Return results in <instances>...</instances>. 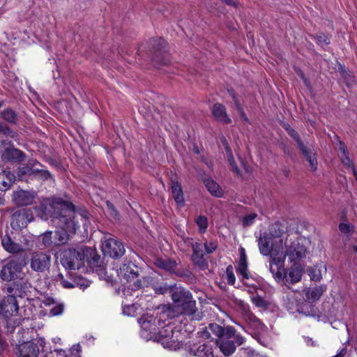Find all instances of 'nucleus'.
<instances>
[{"instance_id":"obj_11","label":"nucleus","mask_w":357,"mask_h":357,"mask_svg":"<svg viewBox=\"0 0 357 357\" xmlns=\"http://www.w3.org/2000/svg\"><path fill=\"white\" fill-rule=\"evenodd\" d=\"M15 353L17 357H38L39 348L37 344L28 341L17 345Z\"/></svg>"},{"instance_id":"obj_64","label":"nucleus","mask_w":357,"mask_h":357,"mask_svg":"<svg viewBox=\"0 0 357 357\" xmlns=\"http://www.w3.org/2000/svg\"><path fill=\"white\" fill-rule=\"evenodd\" d=\"M269 266H270V268H269L270 271L273 274V275L275 278V279L278 280V276L276 275V273H277L276 272V267L273 264H272L271 263H269Z\"/></svg>"},{"instance_id":"obj_6","label":"nucleus","mask_w":357,"mask_h":357,"mask_svg":"<svg viewBox=\"0 0 357 357\" xmlns=\"http://www.w3.org/2000/svg\"><path fill=\"white\" fill-rule=\"evenodd\" d=\"M84 261L96 271L101 278L107 276L106 265L102 259L98 255L96 249L84 246Z\"/></svg>"},{"instance_id":"obj_49","label":"nucleus","mask_w":357,"mask_h":357,"mask_svg":"<svg viewBox=\"0 0 357 357\" xmlns=\"http://www.w3.org/2000/svg\"><path fill=\"white\" fill-rule=\"evenodd\" d=\"M226 273L227 283L231 285L234 284L235 283L236 278L233 272V268L231 265L227 267Z\"/></svg>"},{"instance_id":"obj_23","label":"nucleus","mask_w":357,"mask_h":357,"mask_svg":"<svg viewBox=\"0 0 357 357\" xmlns=\"http://www.w3.org/2000/svg\"><path fill=\"white\" fill-rule=\"evenodd\" d=\"M298 149L301 151L303 157L309 162L310 169L312 172L316 171L318 165L316 153L313 152L311 149L307 147L305 144L301 145L298 147Z\"/></svg>"},{"instance_id":"obj_4","label":"nucleus","mask_w":357,"mask_h":357,"mask_svg":"<svg viewBox=\"0 0 357 357\" xmlns=\"http://www.w3.org/2000/svg\"><path fill=\"white\" fill-rule=\"evenodd\" d=\"M166 42L162 38L151 40L149 56L154 65H165L169 61V54L165 49Z\"/></svg>"},{"instance_id":"obj_15","label":"nucleus","mask_w":357,"mask_h":357,"mask_svg":"<svg viewBox=\"0 0 357 357\" xmlns=\"http://www.w3.org/2000/svg\"><path fill=\"white\" fill-rule=\"evenodd\" d=\"M169 291L176 307L188 299H190L191 296H192V294L188 290L184 287H177L176 285L169 287Z\"/></svg>"},{"instance_id":"obj_39","label":"nucleus","mask_w":357,"mask_h":357,"mask_svg":"<svg viewBox=\"0 0 357 357\" xmlns=\"http://www.w3.org/2000/svg\"><path fill=\"white\" fill-rule=\"evenodd\" d=\"M0 133L13 139H15L17 137V133L15 131L13 130L8 125L1 121Z\"/></svg>"},{"instance_id":"obj_2","label":"nucleus","mask_w":357,"mask_h":357,"mask_svg":"<svg viewBox=\"0 0 357 357\" xmlns=\"http://www.w3.org/2000/svg\"><path fill=\"white\" fill-rule=\"evenodd\" d=\"M119 276L130 282V288L133 291L144 289L152 284L153 278L150 276H140V268L132 261L124 263L119 270Z\"/></svg>"},{"instance_id":"obj_37","label":"nucleus","mask_w":357,"mask_h":357,"mask_svg":"<svg viewBox=\"0 0 357 357\" xmlns=\"http://www.w3.org/2000/svg\"><path fill=\"white\" fill-rule=\"evenodd\" d=\"M69 235L67 232V231L61 228V229H59L56 231L55 232V238L56 241V243L58 245H63L67 243V242L69 240Z\"/></svg>"},{"instance_id":"obj_3","label":"nucleus","mask_w":357,"mask_h":357,"mask_svg":"<svg viewBox=\"0 0 357 357\" xmlns=\"http://www.w3.org/2000/svg\"><path fill=\"white\" fill-rule=\"evenodd\" d=\"M60 261L66 269H79L84 261V246L65 249L61 253Z\"/></svg>"},{"instance_id":"obj_42","label":"nucleus","mask_w":357,"mask_h":357,"mask_svg":"<svg viewBox=\"0 0 357 357\" xmlns=\"http://www.w3.org/2000/svg\"><path fill=\"white\" fill-rule=\"evenodd\" d=\"M252 301L257 307L262 309H267L269 305L268 302L258 295L252 297Z\"/></svg>"},{"instance_id":"obj_59","label":"nucleus","mask_w":357,"mask_h":357,"mask_svg":"<svg viewBox=\"0 0 357 357\" xmlns=\"http://www.w3.org/2000/svg\"><path fill=\"white\" fill-rule=\"evenodd\" d=\"M338 148L340 151L342 152V155L349 154V151L347 150L346 144L340 140H339L338 142Z\"/></svg>"},{"instance_id":"obj_48","label":"nucleus","mask_w":357,"mask_h":357,"mask_svg":"<svg viewBox=\"0 0 357 357\" xmlns=\"http://www.w3.org/2000/svg\"><path fill=\"white\" fill-rule=\"evenodd\" d=\"M195 222L202 231H204L208 227V220L206 217L199 215L196 218Z\"/></svg>"},{"instance_id":"obj_17","label":"nucleus","mask_w":357,"mask_h":357,"mask_svg":"<svg viewBox=\"0 0 357 357\" xmlns=\"http://www.w3.org/2000/svg\"><path fill=\"white\" fill-rule=\"evenodd\" d=\"M192 255L191 260L195 266H199L201 269H206L208 267V261L204 257L202 250V245L199 243L192 244Z\"/></svg>"},{"instance_id":"obj_32","label":"nucleus","mask_w":357,"mask_h":357,"mask_svg":"<svg viewBox=\"0 0 357 357\" xmlns=\"http://www.w3.org/2000/svg\"><path fill=\"white\" fill-rule=\"evenodd\" d=\"M172 194L176 203L181 206L184 205L185 199L181 185L177 181L172 182Z\"/></svg>"},{"instance_id":"obj_16","label":"nucleus","mask_w":357,"mask_h":357,"mask_svg":"<svg viewBox=\"0 0 357 357\" xmlns=\"http://www.w3.org/2000/svg\"><path fill=\"white\" fill-rule=\"evenodd\" d=\"M33 220V215L30 210L22 208L15 212L12 216V224L17 227H25Z\"/></svg>"},{"instance_id":"obj_34","label":"nucleus","mask_w":357,"mask_h":357,"mask_svg":"<svg viewBox=\"0 0 357 357\" xmlns=\"http://www.w3.org/2000/svg\"><path fill=\"white\" fill-rule=\"evenodd\" d=\"M0 116L5 121L11 125H16L18 121V114L13 109L8 107L2 110L0 113Z\"/></svg>"},{"instance_id":"obj_30","label":"nucleus","mask_w":357,"mask_h":357,"mask_svg":"<svg viewBox=\"0 0 357 357\" xmlns=\"http://www.w3.org/2000/svg\"><path fill=\"white\" fill-rule=\"evenodd\" d=\"M224 333L220 340H230L234 338L238 346L241 345L244 342V338L240 334H236V330L232 326H227L224 328Z\"/></svg>"},{"instance_id":"obj_19","label":"nucleus","mask_w":357,"mask_h":357,"mask_svg":"<svg viewBox=\"0 0 357 357\" xmlns=\"http://www.w3.org/2000/svg\"><path fill=\"white\" fill-rule=\"evenodd\" d=\"M158 310L157 313L159 315L158 319V326H161V324H163L167 319H174L180 315L178 312V310L176 309V305H163L158 307Z\"/></svg>"},{"instance_id":"obj_24","label":"nucleus","mask_w":357,"mask_h":357,"mask_svg":"<svg viewBox=\"0 0 357 357\" xmlns=\"http://www.w3.org/2000/svg\"><path fill=\"white\" fill-rule=\"evenodd\" d=\"M16 176L10 171L3 170L0 172V190L6 191L15 181Z\"/></svg>"},{"instance_id":"obj_7","label":"nucleus","mask_w":357,"mask_h":357,"mask_svg":"<svg viewBox=\"0 0 357 357\" xmlns=\"http://www.w3.org/2000/svg\"><path fill=\"white\" fill-rule=\"evenodd\" d=\"M286 242L283 239L280 240V245H275L273 251L269 254L270 260L271 263L276 267V275L278 280H282L284 278L285 269L284 268V262L286 258V252H284L283 246L286 245Z\"/></svg>"},{"instance_id":"obj_18","label":"nucleus","mask_w":357,"mask_h":357,"mask_svg":"<svg viewBox=\"0 0 357 357\" xmlns=\"http://www.w3.org/2000/svg\"><path fill=\"white\" fill-rule=\"evenodd\" d=\"M36 192L33 191L18 190L13 192V200L19 206L31 205L35 199Z\"/></svg>"},{"instance_id":"obj_53","label":"nucleus","mask_w":357,"mask_h":357,"mask_svg":"<svg viewBox=\"0 0 357 357\" xmlns=\"http://www.w3.org/2000/svg\"><path fill=\"white\" fill-rule=\"evenodd\" d=\"M106 204L110 215L115 218H118L119 213L117 210L115 208L114 206L109 201H107L106 202Z\"/></svg>"},{"instance_id":"obj_46","label":"nucleus","mask_w":357,"mask_h":357,"mask_svg":"<svg viewBox=\"0 0 357 357\" xmlns=\"http://www.w3.org/2000/svg\"><path fill=\"white\" fill-rule=\"evenodd\" d=\"M52 232L51 231H47L43 234L42 237V243L44 245L45 248H50L52 245Z\"/></svg>"},{"instance_id":"obj_45","label":"nucleus","mask_w":357,"mask_h":357,"mask_svg":"<svg viewBox=\"0 0 357 357\" xmlns=\"http://www.w3.org/2000/svg\"><path fill=\"white\" fill-rule=\"evenodd\" d=\"M208 328L212 331L213 333L216 335L218 337L221 339V337L224 333V327L214 323L210 324L208 326Z\"/></svg>"},{"instance_id":"obj_1","label":"nucleus","mask_w":357,"mask_h":357,"mask_svg":"<svg viewBox=\"0 0 357 357\" xmlns=\"http://www.w3.org/2000/svg\"><path fill=\"white\" fill-rule=\"evenodd\" d=\"M48 213L53 218L59 219L65 225H67L75 213L82 217L88 218V213L84 210H76L75 206L70 201L61 197H53L49 206Z\"/></svg>"},{"instance_id":"obj_13","label":"nucleus","mask_w":357,"mask_h":357,"mask_svg":"<svg viewBox=\"0 0 357 357\" xmlns=\"http://www.w3.org/2000/svg\"><path fill=\"white\" fill-rule=\"evenodd\" d=\"M26 156L22 151L14 146H8L2 153L1 160L5 162L20 163L25 160Z\"/></svg>"},{"instance_id":"obj_62","label":"nucleus","mask_w":357,"mask_h":357,"mask_svg":"<svg viewBox=\"0 0 357 357\" xmlns=\"http://www.w3.org/2000/svg\"><path fill=\"white\" fill-rule=\"evenodd\" d=\"M309 271H310V277H311L312 280L317 281V280H319L321 279V277L320 273L317 274L315 273L316 272L315 271H312L311 269H309Z\"/></svg>"},{"instance_id":"obj_5","label":"nucleus","mask_w":357,"mask_h":357,"mask_svg":"<svg viewBox=\"0 0 357 357\" xmlns=\"http://www.w3.org/2000/svg\"><path fill=\"white\" fill-rule=\"evenodd\" d=\"M102 251L104 255L119 259L124 255L125 248L121 241L112 234H107L103 238Z\"/></svg>"},{"instance_id":"obj_26","label":"nucleus","mask_w":357,"mask_h":357,"mask_svg":"<svg viewBox=\"0 0 357 357\" xmlns=\"http://www.w3.org/2000/svg\"><path fill=\"white\" fill-rule=\"evenodd\" d=\"M139 323L143 330L149 333H155L156 326L158 325V319L153 316L142 317L139 319Z\"/></svg>"},{"instance_id":"obj_20","label":"nucleus","mask_w":357,"mask_h":357,"mask_svg":"<svg viewBox=\"0 0 357 357\" xmlns=\"http://www.w3.org/2000/svg\"><path fill=\"white\" fill-rule=\"evenodd\" d=\"M38 169H34V166L31 165L29 160L22 167H20L17 170V177L20 181H28V179H34Z\"/></svg>"},{"instance_id":"obj_31","label":"nucleus","mask_w":357,"mask_h":357,"mask_svg":"<svg viewBox=\"0 0 357 357\" xmlns=\"http://www.w3.org/2000/svg\"><path fill=\"white\" fill-rule=\"evenodd\" d=\"M217 344H219L220 349L226 356L233 354L237 345L235 340H219L217 341Z\"/></svg>"},{"instance_id":"obj_52","label":"nucleus","mask_w":357,"mask_h":357,"mask_svg":"<svg viewBox=\"0 0 357 357\" xmlns=\"http://www.w3.org/2000/svg\"><path fill=\"white\" fill-rule=\"evenodd\" d=\"M153 288L157 294H164L169 289V287L167 284L160 286L154 285Z\"/></svg>"},{"instance_id":"obj_21","label":"nucleus","mask_w":357,"mask_h":357,"mask_svg":"<svg viewBox=\"0 0 357 357\" xmlns=\"http://www.w3.org/2000/svg\"><path fill=\"white\" fill-rule=\"evenodd\" d=\"M27 289L26 283L22 279H17L12 284H8L6 287V292L14 295L15 297H23Z\"/></svg>"},{"instance_id":"obj_25","label":"nucleus","mask_w":357,"mask_h":357,"mask_svg":"<svg viewBox=\"0 0 357 357\" xmlns=\"http://www.w3.org/2000/svg\"><path fill=\"white\" fill-rule=\"evenodd\" d=\"M1 244L3 248L10 253H19L24 250L20 244L14 242L11 237L7 234L1 238Z\"/></svg>"},{"instance_id":"obj_50","label":"nucleus","mask_w":357,"mask_h":357,"mask_svg":"<svg viewBox=\"0 0 357 357\" xmlns=\"http://www.w3.org/2000/svg\"><path fill=\"white\" fill-rule=\"evenodd\" d=\"M287 133L296 141L298 147L304 144L301 139L299 134L294 128L288 129Z\"/></svg>"},{"instance_id":"obj_58","label":"nucleus","mask_w":357,"mask_h":357,"mask_svg":"<svg viewBox=\"0 0 357 357\" xmlns=\"http://www.w3.org/2000/svg\"><path fill=\"white\" fill-rule=\"evenodd\" d=\"M75 286H79L81 288L85 289L89 286V282L82 278H79L78 280H75Z\"/></svg>"},{"instance_id":"obj_44","label":"nucleus","mask_w":357,"mask_h":357,"mask_svg":"<svg viewBox=\"0 0 357 357\" xmlns=\"http://www.w3.org/2000/svg\"><path fill=\"white\" fill-rule=\"evenodd\" d=\"M35 179H39L42 181H46L48 179H53V176L51 173L47 169H41L36 172Z\"/></svg>"},{"instance_id":"obj_27","label":"nucleus","mask_w":357,"mask_h":357,"mask_svg":"<svg viewBox=\"0 0 357 357\" xmlns=\"http://www.w3.org/2000/svg\"><path fill=\"white\" fill-rule=\"evenodd\" d=\"M212 113L214 117L222 123H229L231 121L227 114L225 106L220 103L213 105Z\"/></svg>"},{"instance_id":"obj_41","label":"nucleus","mask_w":357,"mask_h":357,"mask_svg":"<svg viewBox=\"0 0 357 357\" xmlns=\"http://www.w3.org/2000/svg\"><path fill=\"white\" fill-rule=\"evenodd\" d=\"M226 152L227 154L229 162L230 165L231 166L233 171L235 172L237 174H239L240 170L234 160V158L232 155L231 149L229 148V146L227 144V147H226Z\"/></svg>"},{"instance_id":"obj_36","label":"nucleus","mask_w":357,"mask_h":357,"mask_svg":"<svg viewBox=\"0 0 357 357\" xmlns=\"http://www.w3.org/2000/svg\"><path fill=\"white\" fill-rule=\"evenodd\" d=\"M301 276L302 270L295 263L289 269V278L287 279V281H289L291 284H294L301 280Z\"/></svg>"},{"instance_id":"obj_61","label":"nucleus","mask_w":357,"mask_h":357,"mask_svg":"<svg viewBox=\"0 0 357 357\" xmlns=\"http://www.w3.org/2000/svg\"><path fill=\"white\" fill-rule=\"evenodd\" d=\"M350 226L349 224L340 223L339 225V229L342 233H348L349 231Z\"/></svg>"},{"instance_id":"obj_57","label":"nucleus","mask_w":357,"mask_h":357,"mask_svg":"<svg viewBox=\"0 0 357 357\" xmlns=\"http://www.w3.org/2000/svg\"><path fill=\"white\" fill-rule=\"evenodd\" d=\"M344 78L348 86H351L352 85L354 84L355 79L354 77L352 76L351 75L346 73L344 74Z\"/></svg>"},{"instance_id":"obj_43","label":"nucleus","mask_w":357,"mask_h":357,"mask_svg":"<svg viewBox=\"0 0 357 357\" xmlns=\"http://www.w3.org/2000/svg\"><path fill=\"white\" fill-rule=\"evenodd\" d=\"M176 274L178 277H181L186 279H192L193 275L192 272L187 268H177V266L175 268L174 271L172 272Z\"/></svg>"},{"instance_id":"obj_51","label":"nucleus","mask_w":357,"mask_h":357,"mask_svg":"<svg viewBox=\"0 0 357 357\" xmlns=\"http://www.w3.org/2000/svg\"><path fill=\"white\" fill-rule=\"evenodd\" d=\"M315 38L317 43L321 46L327 45L330 43L329 38L324 33L317 35Z\"/></svg>"},{"instance_id":"obj_54","label":"nucleus","mask_w":357,"mask_h":357,"mask_svg":"<svg viewBox=\"0 0 357 357\" xmlns=\"http://www.w3.org/2000/svg\"><path fill=\"white\" fill-rule=\"evenodd\" d=\"M204 248L206 253L211 254L216 250L217 245L214 242H206L204 243Z\"/></svg>"},{"instance_id":"obj_14","label":"nucleus","mask_w":357,"mask_h":357,"mask_svg":"<svg viewBox=\"0 0 357 357\" xmlns=\"http://www.w3.org/2000/svg\"><path fill=\"white\" fill-rule=\"evenodd\" d=\"M280 245V240L273 241L266 232L260 234L258 239L259 250L264 256H268L275 248V245Z\"/></svg>"},{"instance_id":"obj_60","label":"nucleus","mask_w":357,"mask_h":357,"mask_svg":"<svg viewBox=\"0 0 357 357\" xmlns=\"http://www.w3.org/2000/svg\"><path fill=\"white\" fill-rule=\"evenodd\" d=\"M29 161L30 162H31V165H33V166H34L35 169H38V170L43 169L42 167H43V165L40 162H38L37 160L31 158V159H29Z\"/></svg>"},{"instance_id":"obj_47","label":"nucleus","mask_w":357,"mask_h":357,"mask_svg":"<svg viewBox=\"0 0 357 357\" xmlns=\"http://www.w3.org/2000/svg\"><path fill=\"white\" fill-rule=\"evenodd\" d=\"M257 216V215L255 213L244 216L242 219V224L243 227H247L252 225Z\"/></svg>"},{"instance_id":"obj_12","label":"nucleus","mask_w":357,"mask_h":357,"mask_svg":"<svg viewBox=\"0 0 357 357\" xmlns=\"http://www.w3.org/2000/svg\"><path fill=\"white\" fill-rule=\"evenodd\" d=\"M286 246V255L291 262L296 264L297 261L305 257L307 249L299 242H292L291 245Z\"/></svg>"},{"instance_id":"obj_29","label":"nucleus","mask_w":357,"mask_h":357,"mask_svg":"<svg viewBox=\"0 0 357 357\" xmlns=\"http://www.w3.org/2000/svg\"><path fill=\"white\" fill-rule=\"evenodd\" d=\"M240 259L238 264V272L243 276V278H249V272L248 270L247 257L245 250L241 247L239 248Z\"/></svg>"},{"instance_id":"obj_22","label":"nucleus","mask_w":357,"mask_h":357,"mask_svg":"<svg viewBox=\"0 0 357 357\" xmlns=\"http://www.w3.org/2000/svg\"><path fill=\"white\" fill-rule=\"evenodd\" d=\"M176 309L178 310L180 314H183L188 317L194 316L197 309L196 307V301L191 296L190 299H188L183 303L179 304Z\"/></svg>"},{"instance_id":"obj_28","label":"nucleus","mask_w":357,"mask_h":357,"mask_svg":"<svg viewBox=\"0 0 357 357\" xmlns=\"http://www.w3.org/2000/svg\"><path fill=\"white\" fill-rule=\"evenodd\" d=\"M287 227L282 223L275 222L269 227L268 232H266V234L271 236L273 241H277L278 238L279 240L281 239L280 238L285 233Z\"/></svg>"},{"instance_id":"obj_55","label":"nucleus","mask_w":357,"mask_h":357,"mask_svg":"<svg viewBox=\"0 0 357 357\" xmlns=\"http://www.w3.org/2000/svg\"><path fill=\"white\" fill-rule=\"evenodd\" d=\"M341 161L344 166L354 167L352 160L349 158V154L342 155Z\"/></svg>"},{"instance_id":"obj_40","label":"nucleus","mask_w":357,"mask_h":357,"mask_svg":"<svg viewBox=\"0 0 357 357\" xmlns=\"http://www.w3.org/2000/svg\"><path fill=\"white\" fill-rule=\"evenodd\" d=\"M56 280L57 282H60V283L64 288H74L75 287V280H73L72 278H70V280H68L65 279L62 273H59L56 276Z\"/></svg>"},{"instance_id":"obj_9","label":"nucleus","mask_w":357,"mask_h":357,"mask_svg":"<svg viewBox=\"0 0 357 357\" xmlns=\"http://www.w3.org/2000/svg\"><path fill=\"white\" fill-rule=\"evenodd\" d=\"M22 264L17 259H11L3 266L0 271V278L3 281L13 282L19 278Z\"/></svg>"},{"instance_id":"obj_35","label":"nucleus","mask_w":357,"mask_h":357,"mask_svg":"<svg viewBox=\"0 0 357 357\" xmlns=\"http://www.w3.org/2000/svg\"><path fill=\"white\" fill-rule=\"evenodd\" d=\"M155 264L157 267L164 269L170 273L174 271L175 268L176 267V263L175 261H172L170 259H162L160 258H158L155 259Z\"/></svg>"},{"instance_id":"obj_38","label":"nucleus","mask_w":357,"mask_h":357,"mask_svg":"<svg viewBox=\"0 0 357 357\" xmlns=\"http://www.w3.org/2000/svg\"><path fill=\"white\" fill-rule=\"evenodd\" d=\"M325 290L326 287H323L322 286L317 287L308 291L306 293V296L308 299L317 301L321 296Z\"/></svg>"},{"instance_id":"obj_8","label":"nucleus","mask_w":357,"mask_h":357,"mask_svg":"<svg viewBox=\"0 0 357 357\" xmlns=\"http://www.w3.org/2000/svg\"><path fill=\"white\" fill-rule=\"evenodd\" d=\"M18 310L19 305L14 295H8L0 300V318L3 320L8 321Z\"/></svg>"},{"instance_id":"obj_10","label":"nucleus","mask_w":357,"mask_h":357,"mask_svg":"<svg viewBox=\"0 0 357 357\" xmlns=\"http://www.w3.org/2000/svg\"><path fill=\"white\" fill-rule=\"evenodd\" d=\"M51 256L45 252H33L31 255L30 267L37 273H44L50 269Z\"/></svg>"},{"instance_id":"obj_33","label":"nucleus","mask_w":357,"mask_h":357,"mask_svg":"<svg viewBox=\"0 0 357 357\" xmlns=\"http://www.w3.org/2000/svg\"><path fill=\"white\" fill-rule=\"evenodd\" d=\"M205 186L206 187L208 192L216 197H221L223 195V191L220 188L219 185L211 178H205L204 180Z\"/></svg>"},{"instance_id":"obj_63","label":"nucleus","mask_w":357,"mask_h":357,"mask_svg":"<svg viewBox=\"0 0 357 357\" xmlns=\"http://www.w3.org/2000/svg\"><path fill=\"white\" fill-rule=\"evenodd\" d=\"M8 344L0 335V353L3 352L7 347Z\"/></svg>"},{"instance_id":"obj_56","label":"nucleus","mask_w":357,"mask_h":357,"mask_svg":"<svg viewBox=\"0 0 357 357\" xmlns=\"http://www.w3.org/2000/svg\"><path fill=\"white\" fill-rule=\"evenodd\" d=\"M63 305H57L50 310V314L53 316H57L63 312Z\"/></svg>"}]
</instances>
